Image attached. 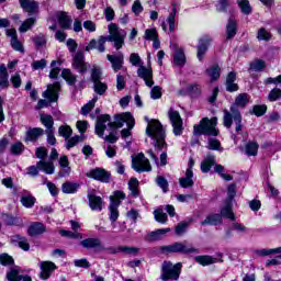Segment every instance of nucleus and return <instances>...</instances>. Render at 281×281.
<instances>
[{"label": "nucleus", "mask_w": 281, "mask_h": 281, "mask_svg": "<svg viewBox=\"0 0 281 281\" xmlns=\"http://www.w3.org/2000/svg\"><path fill=\"white\" fill-rule=\"evenodd\" d=\"M13 243H16L20 249H23V251H30V243H27V238L21 235H15L13 237Z\"/></svg>", "instance_id": "nucleus-38"}, {"label": "nucleus", "mask_w": 281, "mask_h": 281, "mask_svg": "<svg viewBox=\"0 0 281 281\" xmlns=\"http://www.w3.org/2000/svg\"><path fill=\"white\" fill-rule=\"evenodd\" d=\"M109 36H100L97 41V49L101 54L106 49L104 45L108 43H114L115 49H122L124 47V41L126 40V32L117 24L111 23L109 25Z\"/></svg>", "instance_id": "nucleus-2"}, {"label": "nucleus", "mask_w": 281, "mask_h": 281, "mask_svg": "<svg viewBox=\"0 0 281 281\" xmlns=\"http://www.w3.org/2000/svg\"><path fill=\"white\" fill-rule=\"evenodd\" d=\"M212 43V37H210V35H203L202 37H200L199 40V44H198V59L199 60H203L205 58V54H207V49L210 47Z\"/></svg>", "instance_id": "nucleus-14"}, {"label": "nucleus", "mask_w": 281, "mask_h": 281, "mask_svg": "<svg viewBox=\"0 0 281 281\" xmlns=\"http://www.w3.org/2000/svg\"><path fill=\"white\" fill-rule=\"evenodd\" d=\"M126 199V194L123 191H115L114 195L110 196V221L111 223H115L117 218H120V211H117V207H120V203Z\"/></svg>", "instance_id": "nucleus-8"}, {"label": "nucleus", "mask_w": 281, "mask_h": 281, "mask_svg": "<svg viewBox=\"0 0 281 281\" xmlns=\"http://www.w3.org/2000/svg\"><path fill=\"white\" fill-rule=\"evenodd\" d=\"M20 5L24 12H27L29 16L38 14V2L34 0H20Z\"/></svg>", "instance_id": "nucleus-17"}, {"label": "nucleus", "mask_w": 281, "mask_h": 281, "mask_svg": "<svg viewBox=\"0 0 281 281\" xmlns=\"http://www.w3.org/2000/svg\"><path fill=\"white\" fill-rule=\"evenodd\" d=\"M186 52L183 48H176L173 53V65L177 67H183L186 65Z\"/></svg>", "instance_id": "nucleus-28"}, {"label": "nucleus", "mask_w": 281, "mask_h": 281, "mask_svg": "<svg viewBox=\"0 0 281 281\" xmlns=\"http://www.w3.org/2000/svg\"><path fill=\"white\" fill-rule=\"evenodd\" d=\"M233 122L236 124V133H240L243 131V116L240 115V111L234 105L231 106V112L227 110L224 111V126L226 128H232Z\"/></svg>", "instance_id": "nucleus-6"}, {"label": "nucleus", "mask_w": 281, "mask_h": 281, "mask_svg": "<svg viewBox=\"0 0 281 281\" xmlns=\"http://www.w3.org/2000/svg\"><path fill=\"white\" fill-rule=\"evenodd\" d=\"M128 190L131 191L132 196H139V181L137 178H131L128 181Z\"/></svg>", "instance_id": "nucleus-40"}, {"label": "nucleus", "mask_w": 281, "mask_h": 281, "mask_svg": "<svg viewBox=\"0 0 281 281\" xmlns=\"http://www.w3.org/2000/svg\"><path fill=\"white\" fill-rule=\"evenodd\" d=\"M43 133H45V131H43L41 127L29 130L26 132L25 142H36V139H38Z\"/></svg>", "instance_id": "nucleus-35"}, {"label": "nucleus", "mask_w": 281, "mask_h": 281, "mask_svg": "<svg viewBox=\"0 0 281 281\" xmlns=\"http://www.w3.org/2000/svg\"><path fill=\"white\" fill-rule=\"evenodd\" d=\"M33 42L35 43L36 47H45V45H47V38L44 34L35 36Z\"/></svg>", "instance_id": "nucleus-60"}, {"label": "nucleus", "mask_w": 281, "mask_h": 281, "mask_svg": "<svg viewBox=\"0 0 281 281\" xmlns=\"http://www.w3.org/2000/svg\"><path fill=\"white\" fill-rule=\"evenodd\" d=\"M194 171L187 169L184 177L179 179V183L182 188H192L194 186Z\"/></svg>", "instance_id": "nucleus-26"}, {"label": "nucleus", "mask_w": 281, "mask_h": 281, "mask_svg": "<svg viewBox=\"0 0 281 281\" xmlns=\"http://www.w3.org/2000/svg\"><path fill=\"white\" fill-rule=\"evenodd\" d=\"M195 262L198 265H201L202 267H207L210 265H216V262H223L221 259H216L210 255H203V256H196L194 258Z\"/></svg>", "instance_id": "nucleus-25"}, {"label": "nucleus", "mask_w": 281, "mask_h": 281, "mask_svg": "<svg viewBox=\"0 0 281 281\" xmlns=\"http://www.w3.org/2000/svg\"><path fill=\"white\" fill-rule=\"evenodd\" d=\"M59 166L61 168L59 177H69L71 168L69 167V158H67V156H61L59 158Z\"/></svg>", "instance_id": "nucleus-30"}, {"label": "nucleus", "mask_w": 281, "mask_h": 281, "mask_svg": "<svg viewBox=\"0 0 281 281\" xmlns=\"http://www.w3.org/2000/svg\"><path fill=\"white\" fill-rule=\"evenodd\" d=\"M88 201L89 207L92 210V212H102V207L104 205L102 198L95 194H88Z\"/></svg>", "instance_id": "nucleus-19"}, {"label": "nucleus", "mask_w": 281, "mask_h": 281, "mask_svg": "<svg viewBox=\"0 0 281 281\" xmlns=\"http://www.w3.org/2000/svg\"><path fill=\"white\" fill-rule=\"evenodd\" d=\"M168 232H170V228H161L155 232H150L147 235V240H161V238H164Z\"/></svg>", "instance_id": "nucleus-36"}, {"label": "nucleus", "mask_w": 281, "mask_h": 281, "mask_svg": "<svg viewBox=\"0 0 281 281\" xmlns=\"http://www.w3.org/2000/svg\"><path fill=\"white\" fill-rule=\"evenodd\" d=\"M23 150H25V145L21 142H16L10 147L11 155H23Z\"/></svg>", "instance_id": "nucleus-49"}, {"label": "nucleus", "mask_w": 281, "mask_h": 281, "mask_svg": "<svg viewBox=\"0 0 281 281\" xmlns=\"http://www.w3.org/2000/svg\"><path fill=\"white\" fill-rule=\"evenodd\" d=\"M35 23H36V18H29L22 23L19 31L27 32V30H30V27H32V25H34Z\"/></svg>", "instance_id": "nucleus-56"}, {"label": "nucleus", "mask_w": 281, "mask_h": 281, "mask_svg": "<svg viewBox=\"0 0 281 281\" xmlns=\"http://www.w3.org/2000/svg\"><path fill=\"white\" fill-rule=\"evenodd\" d=\"M126 124L127 128H123L121 131V137L126 139V137H131V131L135 128V117L131 112H125L115 116V121L111 122V116L109 114L101 115L95 123V135L98 137H104V130L106 126L110 131H115V128H122Z\"/></svg>", "instance_id": "nucleus-1"}, {"label": "nucleus", "mask_w": 281, "mask_h": 281, "mask_svg": "<svg viewBox=\"0 0 281 281\" xmlns=\"http://www.w3.org/2000/svg\"><path fill=\"white\" fill-rule=\"evenodd\" d=\"M144 38L146 41H155V40L159 38V33H157V29H147L145 31Z\"/></svg>", "instance_id": "nucleus-55"}, {"label": "nucleus", "mask_w": 281, "mask_h": 281, "mask_svg": "<svg viewBox=\"0 0 281 281\" xmlns=\"http://www.w3.org/2000/svg\"><path fill=\"white\" fill-rule=\"evenodd\" d=\"M106 58L109 63H111L113 71L117 72L122 69L124 65V54L106 55Z\"/></svg>", "instance_id": "nucleus-18"}, {"label": "nucleus", "mask_w": 281, "mask_h": 281, "mask_svg": "<svg viewBox=\"0 0 281 281\" xmlns=\"http://www.w3.org/2000/svg\"><path fill=\"white\" fill-rule=\"evenodd\" d=\"M57 21L61 30H71V23H74V20H71V16L67 15L66 12H58Z\"/></svg>", "instance_id": "nucleus-23"}, {"label": "nucleus", "mask_w": 281, "mask_h": 281, "mask_svg": "<svg viewBox=\"0 0 281 281\" xmlns=\"http://www.w3.org/2000/svg\"><path fill=\"white\" fill-rule=\"evenodd\" d=\"M215 164L216 157L212 154L206 155L205 159L201 162V171L204 173L210 172Z\"/></svg>", "instance_id": "nucleus-29"}, {"label": "nucleus", "mask_w": 281, "mask_h": 281, "mask_svg": "<svg viewBox=\"0 0 281 281\" xmlns=\"http://www.w3.org/2000/svg\"><path fill=\"white\" fill-rule=\"evenodd\" d=\"M169 26V29H168ZM161 27L164 32H169L172 33L175 30H177V7H173L171 9V12L167 16L166 21L162 22Z\"/></svg>", "instance_id": "nucleus-15"}, {"label": "nucleus", "mask_w": 281, "mask_h": 281, "mask_svg": "<svg viewBox=\"0 0 281 281\" xmlns=\"http://www.w3.org/2000/svg\"><path fill=\"white\" fill-rule=\"evenodd\" d=\"M41 122L44 124L46 131H54V117L52 115L42 114Z\"/></svg>", "instance_id": "nucleus-42"}, {"label": "nucleus", "mask_w": 281, "mask_h": 281, "mask_svg": "<svg viewBox=\"0 0 281 281\" xmlns=\"http://www.w3.org/2000/svg\"><path fill=\"white\" fill-rule=\"evenodd\" d=\"M20 201L23 207L30 209V207H34V203H36V198H34L31 194H27V195H23Z\"/></svg>", "instance_id": "nucleus-46"}, {"label": "nucleus", "mask_w": 281, "mask_h": 281, "mask_svg": "<svg viewBox=\"0 0 281 281\" xmlns=\"http://www.w3.org/2000/svg\"><path fill=\"white\" fill-rule=\"evenodd\" d=\"M81 247L85 249H104L100 238H87L80 241Z\"/></svg>", "instance_id": "nucleus-22"}, {"label": "nucleus", "mask_w": 281, "mask_h": 281, "mask_svg": "<svg viewBox=\"0 0 281 281\" xmlns=\"http://www.w3.org/2000/svg\"><path fill=\"white\" fill-rule=\"evenodd\" d=\"M146 135L155 140L156 150H164V146H166V132H164V126L159 121H148Z\"/></svg>", "instance_id": "nucleus-3"}, {"label": "nucleus", "mask_w": 281, "mask_h": 281, "mask_svg": "<svg viewBox=\"0 0 281 281\" xmlns=\"http://www.w3.org/2000/svg\"><path fill=\"white\" fill-rule=\"evenodd\" d=\"M155 221L162 225L168 222V215L164 212V209H157L154 211Z\"/></svg>", "instance_id": "nucleus-44"}, {"label": "nucleus", "mask_w": 281, "mask_h": 281, "mask_svg": "<svg viewBox=\"0 0 281 281\" xmlns=\"http://www.w3.org/2000/svg\"><path fill=\"white\" fill-rule=\"evenodd\" d=\"M229 9V0H217L216 10L217 12H227Z\"/></svg>", "instance_id": "nucleus-59"}, {"label": "nucleus", "mask_w": 281, "mask_h": 281, "mask_svg": "<svg viewBox=\"0 0 281 281\" xmlns=\"http://www.w3.org/2000/svg\"><path fill=\"white\" fill-rule=\"evenodd\" d=\"M222 223L223 217L221 216V214L211 213L203 222H201V225H221Z\"/></svg>", "instance_id": "nucleus-31"}, {"label": "nucleus", "mask_w": 281, "mask_h": 281, "mask_svg": "<svg viewBox=\"0 0 281 281\" xmlns=\"http://www.w3.org/2000/svg\"><path fill=\"white\" fill-rule=\"evenodd\" d=\"M27 232L29 236H38L41 234H45V232H47V228L45 227V224L41 222H35L30 225Z\"/></svg>", "instance_id": "nucleus-27"}, {"label": "nucleus", "mask_w": 281, "mask_h": 281, "mask_svg": "<svg viewBox=\"0 0 281 281\" xmlns=\"http://www.w3.org/2000/svg\"><path fill=\"white\" fill-rule=\"evenodd\" d=\"M61 77L68 85H76V76L69 69H64L61 71Z\"/></svg>", "instance_id": "nucleus-51"}, {"label": "nucleus", "mask_w": 281, "mask_h": 281, "mask_svg": "<svg viewBox=\"0 0 281 281\" xmlns=\"http://www.w3.org/2000/svg\"><path fill=\"white\" fill-rule=\"evenodd\" d=\"M95 102H98V95H94L92 100H90L86 105L81 108V114L89 115V113H91L95 106Z\"/></svg>", "instance_id": "nucleus-45"}, {"label": "nucleus", "mask_w": 281, "mask_h": 281, "mask_svg": "<svg viewBox=\"0 0 281 281\" xmlns=\"http://www.w3.org/2000/svg\"><path fill=\"white\" fill-rule=\"evenodd\" d=\"M214 170L224 181H232V179H234L232 175L225 173V167H223V165H215Z\"/></svg>", "instance_id": "nucleus-48"}, {"label": "nucleus", "mask_w": 281, "mask_h": 281, "mask_svg": "<svg viewBox=\"0 0 281 281\" xmlns=\"http://www.w3.org/2000/svg\"><path fill=\"white\" fill-rule=\"evenodd\" d=\"M187 91L190 93V95H201V87L199 83H190L187 87Z\"/></svg>", "instance_id": "nucleus-58"}, {"label": "nucleus", "mask_w": 281, "mask_h": 281, "mask_svg": "<svg viewBox=\"0 0 281 281\" xmlns=\"http://www.w3.org/2000/svg\"><path fill=\"white\" fill-rule=\"evenodd\" d=\"M206 74L209 78H211V82H214V80L221 78V67L218 65H213L206 70Z\"/></svg>", "instance_id": "nucleus-39"}, {"label": "nucleus", "mask_w": 281, "mask_h": 281, "mask_svg": "<svg viewBox=\"0 0 281 281\" xmlns=\"http://www.w3.org/2000/svg\"><path fill=\"white\" fill-rule=\"evenodd\" d=\"M162 251L166 254H199V248L188 246L183 243H175L169 246H164Z\"/></svg>", "instance_id": "nucleus-9"}, {"label": "nucleus", "mask_w": 281, "mask_h": 281, "mask_svg": "<svg viewBox=\"0 0 281 281\" xmlns=\"http://www.w3.org/2000/svg\"><path fill=\"white\" fill-rule=\"evenodd\" d=\"M216 124H218L217 117H207L202 119L199 125H194L193 133L194 135H212L216 137L218 135V130H216Z\"/></svg>", "instance_id": "nucleus-4"}, {"label": "nucleus", "mask_w": 281, "mask_h": 281, "mask_svg": "<svg viewBox=\"0 0 281 281\" xmlns=\"http://www.w3.org/2000/svg\"><path fill=\"white\" fill-rule=\"evenodd\" d=\"M183 265L181 262H178L176 265H172L170 261H165L161 267V276L160 279L164 281L168 280H179V276H181V269Z\"/></svg>", "instance_id": "nucleus-7"}, {"label": "nucleus", "mask_w": 281, "mask_h": 281, "mask_svg": "<svg viewBox=\"0 0 281 281\" xmlns=\"http://www.w3.org/2000/svg\"><path fill=\"white\" fill-rule=\"evenodd\" d=\"M238 32V22L236 19L231 16L226 24V38H234L236 36V33Z\"/></svg>", "instance_id": "nucleus-24"}, {"label": "nucleus", "mask_w": 281, "mask_h": 281, "mask_svg": "<svg viewBox=\"0 0 281 281\" xmlns=\"http://www.w3.org/2000/svg\"><path fill=\"white\" fill-rule=\"evenodd\" d=\"M93 89L98 95H104V93H106V89H109V86L102 81H94Z\"/></svg>", "instance_id": "nucleus-47"}, {"label": "nucleus", "mask_w": 281, "mask_h": 281, "mask_svg": "<svg viewBox=\"0 0 281 281\" xmlns=\"http://www.w3.org/2000/svg\"><path fill=\"white\" fill-rule=\"evenodd\" d=\"M237 3L243 14H251V4H249V0H239Z\"/></svg>", "instance_id": "nucleus-54"}, {"label": "nucleus", "mask_w": 281, "mask_h": 281, "mask_svg": "<svg viewBox=\"0 0 281 281\" xmlns=\"http://www.w3.org/2000/svg\"><path fill=\"white\" fill-rule=\"evenodd\" d=\"M78 190H80L78 182H65L61 186V192H64V194H76Z\"/></svg>", "instance_id": "nucleus-34"}, {"label": "nucleus", "mask_w": 281, "mask_h": 281, "mask_svg": "<svg viewBox=\"0 0 281 281\" xmlns=\"http://www.w3.org/2000/svg\"><path fill=\"white\" fill-rule=\"evenodd\" d=\"M37 168L38 170H42L45 172V175H54L56 168L54 167V162L52 161H45V160H40L37 162Z\"/></svg>", "instance_id": "nucleus-33"}, {"label": "nucleus", "mask_w": 281, "mask_h": 281, "mask_svg": "<svg viewBox=\"0 0 281 281\" xmlns=\"http://www.w3.org/2000/svg\"><path fill=\"white\" fill-rule=\"evenodd\" d=\"M60 236H64L66 238H82V235L78 232H71V231H59Z\"/></svg>", "instance_id": "nucleus-63"}, {"label": "nucleus", "mask_w": 281, "mask_h": 281, "mask_svg": "<svg viewBox=\"0 0 281 281\" xmlns=\"http://www.w3.org/2000/svg\"><path fill=\"white\" fill-rule=\"evenodd\" d=\"M40 268H41V273H40L41 280H49V278L52 277V273L56 271V263L52 261H42L40 263Z\"/></svg>", "instance_id": "nucleus-16"}, {"label": "nucleus", "mask_w": 281, "mask_h": 281, "mask_svg": "<svg viewBox=\"0 0 281 281\" xmlns=\"http://www.w3.org/2000/svg\"><path fill=\"white\" fill-rule=\"evenodd\" d=\"M7 280L8 281H21V280L22 281H32V278H30L29 276L21 277V276H19V271L13 269L7 273Z\"/></svg>", "instance_id": "nucleus-37"}, {"label": "nucleus", "mask_w": 281, "mask_h": 281, "mask_svg": "<svg viewBox=\"0 0 281 281\" xmlns=\"http://www.w3.org/2000/svg\"><path fill=\"white\" fill-rule=\"evenodd\" d=\"M58 133H59L60 137H64L65 139H69V137H71L74 131L71 130V127L69 125H61L58 128Z\"/></svg>", "instance_id": "nucleus-50"}, {"label": "nucleus", "mask_w": 281, "mask_h": 281, "mask_svg": "<svg viewBox=\"0 0 281 281\" xmlns=\"http://www.w3.org/2000/svg\"><path fill=\"white\" fill-rule=\"evenodd\" d=\"M72 66L79 74H87V64L85 63V55L82 53L75 55Z\"/></svg>", "instance_id": "nucleus-20"}, {"label": "nucleus", "mask_w": 281, "mask_h": 281, "mask_svg": "<svg viewBox=\"0 0 281 281\" xmlns=\"http://www.w3.org/2000/svg\"><path fill=\"white\" fill-rule=\"evenodd\" d=\"M220 216L222 218H228V221H236V215L232 210V201H226L225 204L221 207Z\"/></svg>", "instance_id": "nucleus-21"}, {"label": "nucleus", "mask_w": 281, "mask_h": 281, "mask_svg": "<svg viewBox=\"0 0 281 281\" xmlns=\"http://www.w3.org/2000/svg\"><path fill=\"white\" fill-rule=\"evenodd\" d=\"M126 217L130 221H133V223H137V218L139 217V211L135 210V209H131L127 213H126Z\"/></svg>", "instance_id": "nucleus-64"}, {"label": "nucleus", "mask_w": 281, "mask_h": 281, "mask_svg": "<svg viewBox=\"0 0 281 281\" xmlns=\"http://www.w3.org/2000/svg\"><path fill=\"white\" fill-rule=\"evenodd\" d=\"M245 151L248 157H256L258 155V143L248 142L245 146Z\"/></svg>", "instance_id": "nucleus-41"}, {"label": "nucleus", "mask_w": 281, "mask_h": 281, "mask_svg": "<svg viewBox=\"0 0 281 281\" xmlns=\"http://www.w3.org/2000/svg\"><path fill=\"white\" fill-rule=\"evenodd\" d=\"M226 91L233 93V91H238V83H236V72L232 71L226 78Z\"/></svg>", "instance_id": "nucleus-32"}, {"label": "nucleus", "mask_w": 281, "mask_h": 281, "mask_svg": "<svg viewBox=\"0 0 281 281\" xmlns=\"http://www.w3.org/2000/svg\"><path fill=\"white\" fill-rule=\"evenodd\" d=\"M250 67L254 71H262V69L267 67V64L265 63V60L257 59L251 64Z\"/></svg>", "instance_id": "nucleus-61"}, {"label": "nucleus", "mask_w": 281, "mask_h": 281, "mask_svg": "<svg viewBox=\"0 0 281 281\" xmlns=\"http://www.w3.org/2000/svg\"><path fill=\"white\" fill-rule=\"evenodd\" d=\"M138 78H142L144 80L146 87L153 88L155 85V80H153V68L148 66L140 65L137 70Z\"/></svg>", "instance_id": "nucleus-12"}, {"label": "nucleus", "mask_w": 281, "mask_h": 281, "mask_svg": "<svg viewBox=\"0 0 281 281\" xmlns=\"http://www.w3.org/2000/svg\"><path fill=\"white\" fill-rule=\"evenodd\" d=\"M257 38L258 41L269 42L271 41V32L267 31V29L265 27H261L257 32Z\"/></svg>", "instance_id": "nucleus-52"}, {"label": "nucleus", "mask_w": 281, "mask_h": 281, "mask_svg": "<svg viewBox=\"0 0 281 281\" xmlns=\"http://www.w3.org/2000/svg\"><path fill=\"white\" fill-rule=\"evenodd\" d=\"M168 117L173 128V135H181L183 133V120L181 119V114L175 109H170L168 111Z\"/></svg>", "instance_id": "nucleus-11"}, {"label": "nucleus", "mask_w": 281, "mask_h": 281, "mask_svg": "<svg viewBox=\"0 0 281 281\" xmlns=\"http://www.w3.org/2000/svg\"><path fill=\"white\" fill-rule=\"evenodd\" d=\"M132 168H134L136 172H150V170H153L150 161L144 154H138L136 157L132 158Z\"/></svg>", "instance_id": "nucleus-10"}, {"label": "nucleus", "mask_w": 281, "mask_h": 281, "mask_svg": "<svg viewBox=\"0 0 281 281\" xmlns=\"http://www.w3.org/2000/svg\"><path fill=\"white\" fill-rule=\"evenodd\" d=\"M281 98V87L280 88H273L270 93L268 94V100L270 102H276L277 100H280Z\"/></svg>", "instance_id": "nucleus-57"}, {"label": "nucleus", "mask_w": 281, "mask_h": 281, "mask_svg": "<svg viewBox=\"0 0 281 281\" xmlns=\"http://www.w3.org/2000/svg\"><path fill=\"white\" fill-rule=\"evenodd\" d=\"M60 91V83L55 82L47 87V90L43 92V98L40 99L36 105V109H45L49 106V102H58V92ZM48 100V101H47Z\"/></svg>", "instance_id": "nucleus-5"}, {"label": "nucleus", "mask_w": 281, "mask_h": 281, "mask_svg": "<svg viewBox=\"0 0 281 281\" xmlns=\"http://www.w3.org/2000/svg\"><path fill=\"white\" fill-rule=\"evenodd\" d=\"M247 104H249V95L247 93H241L236 97L235 104L233 106L245 108Z\"/></svg>", "instance_id": "nucleus-43"}, {"label": "nucleus", "mask_w": 281, "mask_h": 281, "mask_svg": "<svg viewBox=\"0 0 281 281\" xmlns=\"http://www.w3.org/2000/svg\"><path fill=\"white\" fill-rule=\"evenodd\" d=\"M232 232H237V234H246L247 228L245 225L240 223H233L231 226Z\"/></svg>", "instance_id": "nucleus-62"}, {"label": "nucleus", "mask_w": 281, "mask_h": 281, "mask_svg": "<svg viewBox=\"0 0 281 281\" xmlns=\"http://www.w3.org/2000/svg\"><path fill=\"white\" fill-rule=\"evenodd\" d=\"M86 177L94 179L95 181H101L102 183H109L111 179V173L102 168H95L86 173Z\"/></svg>", "instance_id": "nucleus-13"}, {"label": "nucleus", "mask_w": 281, "mask_h": 281, "mask_svg": "<svg viewBox=\"0 0 281 281\" xmlns=\"http://www.w3.org/2000/svg\"><path fill=\"white\" fill-rule=\"evenodd\" d=\"M209 150H218L220 153H223V147H221V140L216 138H209Z\"/></svg>", "instance_id": "nucleus-53"}]
</instances>
